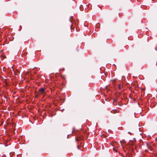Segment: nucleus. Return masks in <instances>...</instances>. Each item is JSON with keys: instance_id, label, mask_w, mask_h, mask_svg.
<instances>
[{"instance_id": "nucleus-2", "label": "nucleus", "mask_w": 157, "mask_h": 157, "mask_svg": "<svg viewBox=\"0 0 157 157\" xmlns=\"http://www.w3.org/2000/svg\"><path fill=\"white\" fill-rule=\"evenodd\" d=\"M39 92L42 94H44L45 93V90L44 88H42L39 89Z\"/></svg>"}, {"instance_id": "nucleus-1", "label": "nucleus", "mask_w": 157, "mask_h": 157, "mask_svg": "<svg viewBox=\"0 0 157 157\" xmlns=\"http://www.w3.org/2000/svg\"><path fill=\"white\" fill-rule=\"evenodd\" d=\"M128 117L131 119H134L136 117L135 113L133 112H130L128 114Z\"/></svg>"}, {"instance_id": "nucleus-3", "label": "nucleus", "mask_w": 157, "mask_h": 157, "mask_svg": "<svg viewBox=\"0 0 157 157\" xmlns=\"http://www.w3.org/2000/svg\"><path fill=\"white\" fill-rule=\"evenodd\" d=\"M121 146H122V147L123 148V149H124V147H123V146H122V144H121Z\"/></svg>"}, {"instance_id": "nucleus-4", "label": "nucleus", "mask_w": 157, "mask_h": 157, "mask_svg": "<svg viewBox=\"0 0 157 157\" xmlns=\"http://www.w3.org/2000/svg\"><path fill=\"white\" fill-rule=\"evenodd\" d=\"M71 22L70 19L69 20Z\"/></svg>"}]
</instances>
